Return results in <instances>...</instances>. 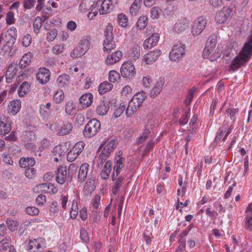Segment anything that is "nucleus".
<instances>
[{
    "label": "nucleus",
    "mask_w": 252,
    "mask_h": 252,
    "mask_svg": "<svg viewBox=\"0 0 252 252\" xmlns=\"http://www.w3.org/2000/svg\"><path fill=\"white\" fill-rule=\"evenodd\" d=\"M252 56V32L247 38L246 42L238 55L232 60L230 65V70L236 71L245 66Z\"/></svg>",
    "instance_id": "f257e3e1"
},
{
    "label": "nucleus",
    "mask_w": 252,
    "mask_h": 252,
    "mask_svg": "<svg viewBox=\"0 0 252 252\" xmlns=\"http://www.w3.org/2000/svg\"><path fill=\"white\" fill-rule=\"evenodd\" d=\"M101 124L96 119L90 120L86 125L83 133L86 138H91L95 135L100 129Z\"/></svg>",
    "instance_id": "f03ea898"
},
{
    "label": "nucleus",
    "mask_w": 252,
    "mask_h": 252,
    "mask_svg": "<svg viewBox=\"0 0 252 252\" xmlns=\"http://www.w3.org/2000/svg\"><path fill=\"white\" fill-rule=\"evenodd\" d=\"M73 126L68 122H64L62 125L55 123L50 126V129L56 132L57 135L63 136L68 134L72 131Z\"/></svg>",
    "instance_id": "7ed1b4c3"
},
{
    "label": "nucleus",
    "mask_w": 252,
    "mask_h": 252,
    "mask_svg": "<svg viewBox=\"0 0 252 252\" xmlns=\"http://www.w3.org/2000/svg\"><path fill=\"white\" fill-rule=\"evenodd\" d=\"M215 46H206L203 50L202 57L204 59H208L210 61H216L220 57L221 52L218 48L215 49Z\"/></svg>",
    "instance_id": "20e7f679"
},
{
    "label": "nucleus",
    "mask_w": 252,
    "mask_h": 252,
    "mask_svg": "<svg viewBox=\"0 0 252 252\" xmlns=\"http://www.w3.org/2000/svg\"><path fill=\"white\" fill-rule=\"evenodd\" d=\"M15 37L10 32H2L0 36V44H3V49H10L15 42Z\"/></svg>",
    "instance_id": "39448f33"
},
{
    "label": "nucleus",
    "mask_w": 252,
    "mask_h": 252,
    "mask_svg": "<svg viewBox=\"0 0 252 252\" xmlns=\"http://www.w3.org/2000/svg\"><path fill=\"white\" fill-rule=\"evenodd\" d=\"M185 45L179 43L174 45L169 53V58L173 61H176L184 55Z\"/></svg>",
    "instance_id": "423d86ee"
},
{
    "label": "nucleus",
    "mask_w": 252,
    "mask_h": 252,
    "mask_svg": "<svg viewBox=\"0 0 252 252\" xmlns=\"http://www.w3.org/2000/svg\"><path fill=\"white\" fill-rule=\"evenodd\" d=\"M29 252H42L44 250V243L41 238L30 240L27 246Z\"/></svg>",
    "instance_id": "0eeeda50"
},
{
    "label": "nucleus",
    "mask_w": 252,
    "mask_h": 252,
    "mask_svg": "<svg viewBox=\"0 0 252 252\" xmlns=\"http://www.w3.org/2000/svg\"><path fill=\"white\" fill-rule=\"evenodd\" d=\"M122 76L125 78H130L135 74V67L130 62L124 63L121 68Z\"/></svg>",
    "instance_id": "6e6552de"
},
{
    "label": "nucleus",
    "mask_w": 252,
    "mask_h": 252,
    "mask_svg": "<svg viewBox=\"0 0 252 252\" xmlns=\"http://www.w3.org/2000/svg\"><path fill=\"white\" fill-rule=\"evenodd\" d=\"M125 158L120 155H118L114 158V165L113 167L114 173L112 175V179L115 180V176L117 177L121 172L122 168L124 166Z\"/></svg>",
    "instance_id": "1a4fd4ad"
},
{
    "label": "nucleus",
    "mask_w": 252,
    "mask_h": 252,
    "mask_svg": "<svg viewBox=\"0 0 252 252\" xmlns=\"http://www.w3.org/2000/svg\"><path fill=\"white\" fill-rule=\"evenodd\" d=\"M50 76V70L46 68H40L37 73L36 77L41 84H44L49 80Z\"/></svg>",
    "instance_id": "9d476101"
},
{
    "label": "nucleus",
    "mask_w": 252,
    "mask_h": 252,
    "mask_svg": "<svg viewBox=\"0 0 252 252\" xmlns=\"http://www.w3.org/2000/svg\"><path fill=\"white\" fill-rule=\"evenodd\" d=\"M207 21L205 17L200 16L194 21L192 29L195 32H203L207 28Z\"/></svg>",
    "instance_id": "9b49d317"
},
{
    "label": "nucleus",
    "mask_w": 252,
    "mask_h": 252,
    "mask_svg": "<svg viewBox=\"0 0 252 252\" xmlns=\"http://www.w3.org/2000/svg\"><path fill=\"white\" fill-rule=\"evenodd\" d=\"M159 39L158 32H154L151 36L147 38L143 42V46L145 49L151 48L155 46Z\"/></svg>",
    "instance_id": "f8f14e48"
},
{
    "label": "nucleus",
    "mask_w": 252,
    "mask_h": 252,
    "mask_svg": "<svg viewBox=\"0 0 252 252\" xmlns=\"http://www.w3.org/2000/svg\"><path fill=\"white\" fill-rule=\"evenodd\" d=\"M230 12L231 10L229 8L223 7L220 11L217 13L215 17L216 21L218 23H224L229 16Z\"/></svg>",
    "instance_id": "ddd939ff"
},
{
    "label": "nucleus",
    "mask_w": 252,
    "mask_h": 252,
    "mask_svg": "<svg viewBox=\"0 0 252 252\" xmlns=\"http://www.w3.org/2000/svg\"><path fill=\"white\" fill-rule=\"evenodd\" d=\"M67 180L66 167L60 166L56 173V181L61 185L63 184Z\"/></svg>",
    "instance_id": "4468645a"
},
{
    "label": "nucleus",
    "mask_w": 252,
    "mask_h": 252,
    "mask_svg": "<svg viewBox=\"0 0 252 252\" xmlns=\"http://www.w3.org/2000/svg\"><path fill=\"white\" fill-rule=\"evenodd\" d=\"M116 146V142L115 140H112L108 143H105L104 145H101L99 148H102L101 153L102 155H106L109 157L111 152Z\"/></svg>",
    "instance_id": "2eb2a0df"
},
{
    "label": "nucleus",
    "mask_w": 252,
    "mask_h": 252,
    "mask_svg": "<svg viewBox=\"0 0 252 252\" xmlns=\"http://www.w3.org/2000/svg\"><path fill=\"white\" fill-rule=\"evenodd\" d=\"M142 103L139 102L136 98L133 97L129 101L128 106L126 110V113L128 117L130 116L133 113L136 111L137 108L139 107Z\"/></svg>",
    "instance_id": "dca6fc26"
},
{
    "label": "nucleus",
    "mask_w": 252,
    "mask_h": 252,
    "mask_svg": "<svg viewBox=\"0 0 252 252\" xmlns=\"http://www.w3.org/2000/svg\"><path fill=\"white\" fill-rule=\"evenodd\" d=\"M123 56L122 52L120 51H116L111 55H109L105 60L106 64H113L119 62Z\"/></svg>",
    "instance_id": "f3484780"
},
{
    "label": "nucleus",
    "mask_w": 252,
    "mask_h": 252,
    "mask_svg": "<svg viewBox=\"0 0 252 252\" xmlns=\"http://www.w3.org/2000/svg\"><path fill=\"white\" fill-rule=\"evenodd\" d=\"M161 54L160 50H156L152 52H150L144 56V60L147 64H150L151 63L157 60L158 56Z\"/></svg>",
    "instance_id": "a211bd4d"
},
{
    "label": "nucleus",
    "mask_w": 252,
    "mask_h": 252,
    "mask_svg": "<svg viewBox=\"0 0 252 252\" xmlns=\"http://www.w3.org/2000/svg\"><path fill=\"white\" fill-rule=\"evenodd\" d=\"M93 101V95L91 93L82 95L80 98V103L84 108L90 106Z\"/></svg>",
    "instance_id": "6ab92c4d"
},
{
    "label": "nucleus",
    "mask_w": 252,
    "mask_h": 252,
    "mask_svg": "<svg viewBox=\"0 0 252 252\" xmlns=\"http://www.w3.org/2000/svg\"><path fill=\"white\" fill-rule=\"evenodd\" d=\"M89 167V165L87 163H83L80 166L78 175V179L80 182H82L86 179Z\"/></svg>",
    "instance_id": "aec40b11"
},
{
    "label": "nucleus",
    "mask_w": 252,
    "mask_h": 252,
    "mask_svg": "<svg viewBox=\"0 0 252 252\" xmlns=\"http://www.w3.org/2000/svg\"><path fill=\"white\" fill-rule=\"evenodd\" d=\"M21 107L20 100L17 99L12 100L8 105V111L9 113L15 115L20 111Z\"/></svg>",
    "instance_id": "412c9836"
},
{
    "label": "nucleus",
    "mask_w": 252,
    "mask_h": 252,
    "mask_svg": "<svg viewBox=\"0 0 252 252\" xmlns=\"http://www.w3.org/2000/svg\"><path fill=\"white\" fill-rule=\"evenodd\" d=\"M112 0H102L99 11L101 14H105L110 13L112 9Z\"/></svg>",
    "instance_id": "4be33fe9"
},
{
    "label": "nucleus",
    "mask_w": 252,
    "mask_h": 252,
    "mask_svg": "<svg viewBox=\"0 0 252 252\" xmlns=\"http://www.w3.org/2000/svg\"><path fill=\"white\" fill-rule=\"evenodd\" d=\"M247 212H250L251 215H248L245 219V228L249 231L252 230V203H250L248 207Z\"/></svg>",
    "instance_id": "5701e85b"
},
{
    "label": "nucleus",
    "mask_w": 252,
    "mask_h": 252,
    "mask_svg": "<svg viewBox=\"0 0 252 252\" xmlns=\"http://www.w3.org/2000/svg\"><path fill=\"white\" fill-rule=\"evenodd\" d=\"M109 109V103L107 101H101L96 109V113L99 115H105Z\"/></svg>",
    "instance_id": "b1692460"
},
{
    "label": "nucleus",
    "mask_w": 252,
    "mask_h": 252,
    "mask_svg": "<svg viewBox=\"0 0 252 252\" xmlns=\"http://www.w3.org/2000/svg\"><path fill=\"white\" fill-rule=\"evenodd\" d=\"M32 59V55L31 53L25 54L20 60L19 66L20 68L24 69L29 65Z\"/></svg>",
    "instance_id": "393cba45"
},
{
    "label": "nucleus",
    "mask_w": 252,
    "mask_h": 252,
    "mask_svg": "<svg viewBox=\"0 0 252 252\" xmlns=\"http://www.w3.org/2000/svg\"><path fill=\"white\" fill-rule=\"evenodd\" d=\"M35 164V160L32 158H22L19 160V165L22 168L32 167Z\"/></svg>",
    "instance_id": "a878e982"
},
{
    "label": "nucleus",
    "mask_w": 252,
    "mask_h": 252,
    "mask_svg": "<svg viewBox=\"0 0 252 252\" xmlns=\"http://www.w3.org/2000/svg\"><path fill=\"white\" fill-rule=\"evenodd\" d=\"M94 4L92 0H83L79 6V10L82 12H85L90 10Z\"/></svg>",
    "instance_id": "bb28decb"
},
{
    "label": "nucleus",
    "mask_w": 252,
    "mask_h": 252,
    "mask_svg": "<svg viewBox=\"0 0 252 252\" xmlns=\"http://www.w3.org/2000/svg\"><path fill=\"white\" fill-rule=\"evenodd\" d=\"M57 82L59 87H64L69 84L70 77L66 74H62L58 77Z\"/></svg>",
    "instance_id": "cd10ccee"
},
{
    "label": "nucleus",
    "mask_w": 252,
    "mask_h": 252,
    "mask_svg": "<svg viewBox=\"0 0 252 252\" xmlns=\"http://www.w3.org/2000/svg\"><path fill=\"white\" fill-rule=\"evenodd\" d=\"M112 163L110 160L107 161L101 173V176L103 179H107L111 171Z\"/></svg>",
    "instance_id": "c85d7f7f"
},
{
    "label": "nucleus",
    "mask_w": 252,
    "mask_h": 252,
    "mask_svg": "<svg viewBox=\"0 0 252 252\" xmlns=\"http://www.w3.org/2000/svg\"><path fill=\"white\" fill-rule=\"evenodd\" d=\"M17 69L15 64L9 65L6 73V79L7 83L11 82V79L16 74Z\"/></svg>",
    "instance_id": "c756f323"
},
{
    "label": "nucleus",
    "mask_w": 252,
    "mask_h": 252,
    "mask_svg": "<svg viewBox=\"0 0 252 252\" xmlns=\"http://www.w3.org/2000/svg\"><path fill=\"white\" fill-rule=\"evenodd\" d=\"M91 38L89 36H85L82 37L78 45L81 47L83 52L86 53L89 49L90 46V40Z\"/></svg>",
    "instance_id": "7c9ffc66"
},
{
    "label": "nucleus",
    "mask_w": 252,
    "mask_h": 252,
    "mask_svg": "<svg viewBox=\"0 0 252 252\" xmlns=\"http://www.w3.org/2000/svg\"><path fill=\"white\" fill-rule=\"evenodd\" d=\"M30 84L28 82H24L20 86L18 94L20 96L23 97L30 91Z\"/></svg>",
    "instance_id": "2f4dec72"
},
{
    "label": "nucleus",
    "mask_w": 252,
    "mask_h": 252,
    "mask_svg": "<svg viewBox=\"0 0 252 252\" xmlns=\"http://www.w3.org/2000/svg\"><path fill=\"white\" fill-rule=\"evenodd\" d=\"M113 88V85L107 81L101 83L98 88V91L100 94H103L111 90Z\"/></svg>",
    "instance_id": "473e14b6"
},
{
    "label": "nucleus",
    "mask_w": 252,
    "mask_h": 252,
    "mask_svg": "<svg viewBox=\"0 0 252 252\" xmlns=\"http://www.w3.org/2000/svg\"><path fill=\"white\" fill-rule=\"evenodd\" d=\"M164 82L162 81H159L157 82L155 87L150 92V96L152 97H156L161 92Z\"/></svg>",
    "instance_id": "72a5a7b5"
},
{
    "label": "nucleus",
    "mask_w": 252,
    "mask_h": 252,
    "mask_svg": "<svg viewBox=\"0 0 252 252\" xmlns=\"http://www.w3.org/2000/svg\"><path fill=\"white\" fill-rule=\"evenodd\" d=\"M116 177H117L115 176V180L114 181H115V182L112 188V192L115 195H116L118 193L119 189L122 186L124 179V177L121 176L118 177L117 178H116Z\"/></svg>",
    "instance_id": "f704fd0d"
},
{
    "label": "nucleus",
    "mask_w": 252,
    "mask_h": 252,
    "mask_svg": "<svg viewBox=\"0 0 252 252\" xmlns=\"http://www.w3.org/2000/svg\"><path fill=\"white\" fill-rule=\"evenodd\" d=\"M129 55L134 60L138 59L140 56V47L137 44L134 45L130 50Z\"/></svg>",
    "instance_id": "c9c22d12"
},
{
    "label": "nucleus",
    "mask_w": 252,
    "mask_h": 252,
    "mask_svg": "<svg viewBox=\"0 0 252 252\" xmlns=\"http://www.w3.org/2000/svg\"><path fill=\"white\" fill-rule=\"evenodd\" d=\"M65 110L66 113L70 116L75 113L76 107L72 101H69L66 103Z\"/></svg>",
    "instance_id": "e433bc0d"
},
{
    "label": "nucleus",
    "mask_w": 252,
    "mask_h": 252,
    "mask_svg": "<svg viewBox=\"0 0 252 252\" xmlns=\"http://www.w3.org/2000/svg\"><path fill=\"white\" fill-rule=\"evenodd\" d=\"M11 239L10 237H6L0 241V251H6L9 249Z\"/></svg>",
    "instance_id": "4c0bfd02"
},
{
    "label": "nucleus",
    "mask_w": 252,
    "mask_h": 252,
    "mask_svg": "<svg viewBox=\"0 0 252 252\" xmlns=\"http://www.w3.org/2000/svg\"><path fill=\"white\" fill-rule=\"evenodd\" d=\"M85 52H83L81 47L77 45L71 52L70 56L73 58H77L81 57L85 54Z\"/></svg>",
    "instance_id": "58836bf2"
},
{
    "label": "nucleus",
    "mask_w": 252,
    "mask_h": 252,
    "mask_svg": "<svg viewBox=\"0 0 252 252\" xmlns=\"http://www.w3.org/2000/svg\"><path fill=\"white\" fill-rule=\"evenodd\" d=\"M148 18L146 16H142L139 17L137 22V27L139 30L145 28L147 24Z\"/></svg>",
    "instance_id": "ea45409f"
},
{
    "label": "nucleus",
    "mask_w": 252,
    "mask_h": 252,
    "mask_svg": "<svg viewBox=\"0 0 252 252\" xmlns=\"http://www.w3.org/2000/svg\"><path fill=\"white\" fill-rule=\"evenodd\" d=\"M151 131L149 128H146L143 132L142 136L139 137L137 140L136 142L137 144H141L144 142L149 137Z\"/></svg>",
    "instance_id": "a19ab883"
},
{
    "label": "nucleus",
    "mask_w": 252,
    "mask_h": 252,
    "mask_svg": "<svg viewBox=\"0 0 252 252\" xmlns=\"http://www.w3.org/2000/svg\"><path fill=\"white\" fill-rule=\"evenodd\" d=\"M78 214V204L77 202L73 200L72 202V207L70 212V218L75 219Z\"/></svg>",
    "instance_id": "79ce46f5"
},
{
    "label": "nucleus",
    "mask_w": 252,
    "mask_h": 252,
    "mask_svg": "<svg viewBox=\"0 0 252 252\" xmlns=\"http://www.w3.org/2000/svg\"><path fill=\"white\" fill-rule=\"evenodd\" d=\"M118 21L119 25L122 27H126L127 25V19L123 13H120L118 15Z\"/></svg>",
    "instance_id": "37998d69"
},
{
    "label": "nucleus",
    "mask_w": 252,
    "mask_h": 252,
    "mask_svg": "<svg viewBox=\"0 0 252 252\" xmlns=\"http://www.w3.org/2000/svg\"><path fill=\"white\" fill-rule=\"evenodd\" d=\"M66 148L64 146L61 145H58L56 146L54 149V153L55 156H59L61 157L62 156L65 155L66 153Z\"/></svg>",
    "instance_id": "c03bdc74"
},
{
    "label": "nucleus",
    "mask_w": 252,
    "mask_h": 252,
    "mask_svg": "<svg viewBox=\"0 0 252 252\" xmlns=\"http://www.w3.org/2000/svg\"><path fill=\"white\" fill-rule=\"evenodd\" d=\"M85 144L82 141L78 142L71 148L74 152L79 155L84 150Z\"/></svg>",
    "instance_id": "a18cd8bd"
},
{
    "label": "nucleus",
    "mask_w": 252,
    "mask_h": 252,
    "mask_svg": "<svg viewBox=\"0 0 252 252\" xmlns=\"http://www.w3.org/2000/svg\"><path fill=\"white\" fill-rule=\"evenodd\" d=\"M64 98V94L62 90H59L57 91L54 95V100L56 103H60Z\"/></svg>",
    "instance_id": "49530a36"
},
{
    "label": "nucleus",
    "mask_w": 252,
    "mask_h": 252,
    "mask_svg": "<svg viewBox=\"0 0 252 252\" xmlns=\"http://www.w3.org/2000/svg\"><path fill=\"white\" fill-rule=\"evenodd\" d=\"M120 79V75L115 70H111L109 74V80L110 82L114 83Z\"/></svg>",
    "instance_id": "de8ad7c7"
},
{
    "label": "nucleus",
    "mask_w": 252,
    "mask_h": 252,
    "mask_svg": "<svg viewBox=\"0 0 252 252\" xmlns=\"http://www.w3.org/2000/svg\"><path fill=\"white\" fill-rule=\"evenodd\" d=\"M217 36L216 34H213L209 37L206 45L207 46H216Z\"/></svg>",
    "instance_id": "09e8293b"
},
{
    "label": "nucleus",
    "mask_w": 252,
    "mask_h": 252,
    "mask_svg": "<svg viewBox=\"0 0 252 252\" xmlns=\"http://www.w3.org/2000/svg\"><path fill=\"white\" fill-rule=\"evenodd\" d=\"M103 50L107 53L110 52L112 49L115 48V42L105 43L103 42Z\"/></svg>",
    "instance_id": "8fccbe9b"
},
{
    "label": "nucleus",
    "mask_w": 252,
    "mask_h": 252,
    "mask_svg": "<svg viewBox=\"0 0 252 252\" xmlns=\"http://www.w3.org/2000/svg\"><path fill=\"white\" fill-rule=\"evenodd\" d=\"M36 174L35 169L32 167L27 168L25 170V175L29 179H32Z\"/></svg>",
    "instance_id": "3c124183"
},
{
    "label": "nucleus",
    "mask_w": 252,
    "mask_h": 252,
    "mask_svg": "<svg viewBox=\"0 0 252 252\" xmlns=\"http://www.w3.org/2000/svg\"><path fill=\"white\" fill-rule=\"evenodd\" d=\"M6 224L8 229L11 231H14L18 226L17 222L11 219L7 220Z\"/></svg>",
    "instance_id": "603ef678"
},
{
    "label": "nucleus",
    "mask_w": 252,
    "mask_h": 252,
    "mask_svg": "<svg viewBox=\"0 0 252 252\" xmlns=\"http://www.w3.org/2000/svg\"><path fill=\"white\" fill-rule=\"evenodd\" d=\"M26 213L30 215H37L39 214V209L34 206L28 207L26 209Z\"/></svg>",
    "instance_id": "864d4df0"
},
{
    "label": "nucleus",
    "mask_w": 252,
    "mask_h": 252,
    "mask_svg": "<svg viewBox=\"0 0 252 252\" xmlns=\"http://www.w3.org/2000/svg\"><path fill=\"white\" fill-rule=\"evenodd\" d=\"M126 105L124 102H122L120 106L114 112V115L116 118H118L120 116L122 113L125 111L126 109Z\"/></svg>",
    "instance_id": "5fc2aeb1"
},
{
    "label": "nucleus",
    "mask_w": 252,
    "mask_h": 252,
    "mask_svg": "<svg viewBox=\"0 0 252 252\" xmlns=\"http://www.w3.org/2000/svg\"><path fill=\"white\" fill-rule=\"evenodd\" d=\"M187 27V24L186 21L177 23L174 26V30L182 32L185 30Z\"/></svg>",
    "instance_id": "6e6d98bb"
},
{
    "label": "nucleus",
    "mask_w": 252,
    "mask_h": 252,
    "mask_svg": "<svg viewBox=\"0 0 252 252\" xmlns=\"http://www.w3.org/2000/svg\"><path fill=\"white\" fill-rule=\"evenodd\" d=\"M77 153L74 152L73 150L71 149L67 155V160L69 162L73 161L78 156Z\"/></svg>",
    "instance_id": "4d7b16f0"
},
{
    "label": "nucleus",
    "mask_w": 252,
    "mask_h": 252,
    "mask_svg": "<svg viewBox=\"0 0 252 252\" xmlns=\"http://www.w3.org/2000/svg\"><path fill=\"white\" fill-rule=\"evenodd\" d=\"M32 42V37L29 34L24 36L22 39V45L25 47L29 46Z\"/></svg>",
    "instance_id": "13d9d810"
},
{
    "label": "nucleus",
    "mask_w": 252,
    "mask_h": 252,
    "mask_svg": "<svg viewBox=\"0 0 252 252\" xmlns=\"http://www.w3.org/2000/svg\"><path fill=\"white\" fill-rule=\"evenodd\" d=\"M145 93L143 91L136 93L133 97L141 103L143 102L146 98Z\"/></svg>",
    "instance_id": "bf43d9fd"
},
{
    "label": "nucleus",
    "mask_w": 252,
    "mask_h": 252,
    "mask_svg": "<svg viewBox=\"0 0 252 252\" xmlns=\"http://www.w3.org/2000/svg\"><path fill=\"white\" fill-rule=\"evenodd\" d=\"M160 9L158 7H153L151 9V17L153 19L158 18L159 16Z\"/></svg>",
    "instance_id": "052dcab7"
},
{
    "label": "nucleus",
    "mask_w": 252,
    "mask_h": 252,
    "mask_svg": "<svg viewBox=\"0 0 252 252\" xmlns=\"http://www.w3.org/2000/svg\"><path fill=\"white\" fill-rule=\"evenodd\" d=\"M35 3V0H25L24 1V7L26 9H31L34 6Z\"/></svg>",
    "instance_id": "680f3d73"
},
{
    "label": "nucleus",
    "mask_w": 252,
    "mask_h": 252,
    "mask_svg": "<svg viewBox=\"0 0 252 252\" xmlns=\"http://www.w3.org/2000/svg\"><path fill=\"white\" fill-rule=\"evenodd\" d=\"M80 238L85 242H86V243L89 242V238L88 233H87V231L84 228H82L81 229Z\"/></svg>",
    "instance_id": "e2e57ef3"
},
{
    "label": "nucleus",
    "mask_w": 252,
    "mask_h": 252,
    "mask_svg": "<svg viewBox=\"0 0 252 252\" xmlns=\"http://www.w3.org/2000/svg\"><path fill=\"white\" fill-rule=\"evenodd\" d=\"M225 128L226 127L224 126H223L219 129L218 134L215 138L216 142H217L220 140L223 136V133L225 131Z\"/></svg>",
    "instance_id": "0e129e2a"
},
{
    "label": "nucleus",
    "mask_w": 252,
    "mask_h": 252,
    "mask_svg": "<svg viewBox=\"0 0 252 252\" xmlns=\"http://www.w3.org/2000/svg\"><path fill=\"white\" fill-rule=\"evenodd\" d=\"M140 7V6H137L132 4L129 8L130 14L132 16L137 15V14L138 13Z\"/></svg>",
    "instance_id": "69168bd1"
},
{
    "label": "nucleus",
    "mask_w": 252,
    "mask_h": 252,
    "mask_svg": "<svg viewBox=\"0 0 252 252\" xmlns=\"http://www.w3.org/2000/svg\"><path fill=\"white\" fill-rule=\"evenodd\" d=\"M15 19L14 17V13L13 12H8L6 15V23L8 25L13 24Z\"/></svg>",
    "instance_id": "338daca9"
},
{
    "label": "nucleus",
    "mask_w": 252,
    "mask_h": 252,
    "mask_svg": "<svg viewBox=\"0 0 252 252\" xmlns=\"http://www.w3.org/2000/svg\"><path fill=\"white\" fill-rule=\"evenodd\" d=\"M36 202L38 205H42L46 202V196L45 195L40 194L36 199Z\"/></svg>",
    "instance_id": "774afa93"
}]
</instances>
